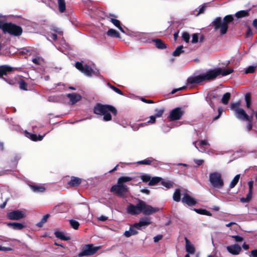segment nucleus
<instances>
[{"label":"nucleus","instance_id":"1","mask_svg":"<svg viewBox=\"0 0 257 257\" xmlns=\"http://www.w3.org/2000/svg\"><path fill=\"white\" fill-rule=\"evenodd\" d=\"M233 71L231 68L222 69L220 68L209 69L199 75L190 76L187 79V82L190 84H200L204 81H210L214 80L217 76L221 75L223 76L231 74Z\"/></svg>","mask_w":257,"mask_h":257},{"label":"nucleus","instance_id":"2","mask_svg":"<svg viewBox=\"0 0 257 257\" xmlns=\"http://www.w3.org/2000/svg\"><path fill=\"white\" fill-rule=\"evenodd\" d=\"M160 208L154 207L146 203V202L138 199L136 205L130 204L127 208V212L133 215H137L143 213L146 215H150L158 212Z\"/></svg>","mask_w":257,"mask_h":257},{"label":"nucleus","instance_id":"3","mask_svg":"<svg viewBox=\"0 0 257 257\" xmlns=\"http://www.w3.org/2000/svg\"><path fill=\"white\" fill-rule=\"evenodd\" d=\"M233 20L232 15L226 16L223 19L220 17L216 18L212 22V25L215 30H219L221 35L226 33L228 28V24Z\"/></svg>","mask_w":257,"mask_h":257},{"label":"nucleus","instance_id":"4","mask_svg":"<svg viewBox=\"0 0 257 257\" xmlns=\"http://www.w3.org/2000/svg\"><path fill=\"white\" fill-rule=\"evenodd\" d=\"M94 112L96 114L103 115V120L109 121L111 119L110 112L116 114V109L112 106L97 104L94 107Z\"/></svg>","mask_w":257,"mask_h":257},{"label":"nucleus","instance_id":"5","mask_svg":"<svg viewBox=\"0 0 257 257\" xmlns=\"http://www.w3.org/2000/svg\"><path fill=\"white\" fill-rule=\"evenodd\" d=\"M132 180L133 178L128 176L119 177L117 180V184L111 187L110 191L115 193L119 196L122 197L128 191L127 187L124 183Z\"/></svg>","mask_w":257,"mask_h":257},{"label":"nucleus","instance_id":"6","mask_svg":"<svg viewBox=\"0 0 257 257\" xmlns=\"http://www.w3.org/2000/svg\"><path fill=\"white\" fill-rule=\"evenodd\" d=\"M0 28H1L5 33H8L11 35L16 36H20L23 32L22 28L11 23H1Z\"/></svg>","mask_w":257,"mask_h":257},{"label":"nucleus","instance_id":"7","mask_svg":"<svg viewBox=\"0 0 257 257\" xmlns=\"http://www.w3.org/2000/svg\"><path fill=\"white\" fill-rule=\"evenodd\" d=\"M209 181L210 185L214 188L221 189L224 185V182L221 174L218 172H214L209 174Z\"/></svg>","mask_w":257,"mask_h":257},{"label":"nucleus","instance_id":"8","mask_svg":"<svg viewBox=\"0 0 257 257\" xmlns=\"http://www.w3.org/2000/svg\"><path fill=\"white\" fill-rule=\"evenodd\" d=\"M76 68L83 73L87 76H91L92 74L97 75L98 71H95L92 69L89 66L85 64L83 65L82 63L76 62L75 64Z\"/></svg>","mask_w":257,"mask_h":257},{"label":"nucleus","instance_id":"9","mask_svg":"<svg viewBox=\"0 0 257 257\" xmlns=\"http://www.w3.org/2000/svg\"><path fill=\"white\" fill-rule=\"evenodd\" d=\"M100 246H94L93 244H89L85 246L83 250L78 254L79 256H88L94 254L100 249Z\"/></svg>","mask_w":257,"mask_h":257},{"label":"nucleus","instance_id":"10","mask_svg":"<svg viewBox=\"0 0 257 257\" xmlns=\"http://www.w3.org/2000/svg\"><path fill=\"white\" fill-rule=\"evenodd\" d=\"M24 211L20 210H13L7 214V217L13 220H19L26 217Z\"/></svg>","mask_w":257,"mask_h":257},{"label":"nucleus","instance_id":"11","mask_svg":"<svg viewBox=\"0 0 257 257\" xmlns=\"http://www.w3.org/2000/svg\"><path fill=\"white\" fill-rule=\"evenodd\" d=\"M220 99V96L214 92H210L208 93L206 97V101L208 102L210 106L214 108L215 105L217 103Z\"/></svg>","mask_w":257,"mask_h":257},{"label":"nucleus","instance_id":"12","mask_svg":"<svg viewBox=\"0 0 257 257\" xmlns=\"http://www.w3.org/2000/svg\"><path fill=\"white\" fill-rule=\"evenodd\" d=\"M184 114V111L180 107L173 109L170 113L169 117L172 120L179 119Z\"/></svg>","mask_w":257,"mask_h":257},{"label":"nucleus","instance_id":"13","mask_svg":"<svg viewBox=\"0 0 257 257\" xmlns=\"http://www.w3.org/2000/svg\"><path fill=\"white\" fill-rule=\"evenodd\" d=\"M236 117L239 119L251 121L252 117H250L242 108H237L235 109Z\"/></svg>","mask_w":257,"mask_h":257},{"label":"nucleus","instance_id":"14","mask_svg":"<svg viewBox=\"0 0 257 257\" xmlns=\"http://www.w3.org/2000/svg\"><path fill=\"white\" fill-rule=\"evenodd\" d=\"M151 223V219L148 217H144L140 219L138 223H135V226L137 227V229H141L142 228H145Z\"/></svg>","mask_w":257,"mask_h":257},{"label":"nucleus","instance_id":"15","mask_svg":"<svg viewBox=\"0 0 257 257\" xmlns=\"http://www.w3.org/2000/svg\"><path fill=\"white\" fill-rule=\"evenodd\" d=\"M226 249L230 253L233 255H238L241 251V248L238 244L227 246Z\"/></svg>","mask_w":257,"mask_h":257},{"label":"nucleus","instance_id":"16","mask_svg":"<svg viewBox=\"0 0 257 257\" xmlns=\"http://www.w3.org/2000/svg\"><path fill=\"white\" fill-rule=\"evenodd\" d=\"M66 96L69 99V103L74 104L81 99V96L77 93H69L66 94Z\"/></svg>","mask_w":257,"mask_h":257},{"label":"nucleus","instance_id":"17","mask_svg":"<svg viewBox=\"0 0 257 257\" xmlns=\"http://www.w3.org/2000/svg\"><path fill=\"white\" fill-rule=\"evenodd\" d=\"M182 201L189 206H192L196 203V200L187 194L184 195L182 199Z\"/></svg>","mask_w":257,"mask_h":257},{"label":"nucleus","instance_id":"18","mask_svg":"<svg viewBox=\"0 0 257 257\" xmlns=\"http://www.w3.org/2000/svg\"><path fill=\"white\" fill-rule=\"evenodd\" d=\"M6 224L13 229L17 230H22L26 227L25 225L20 222H9L6 223Z\"/></svg>","mask_w":257,"mask_h":257},{"label":"nucleus","instance_id":"19","mask_svg":"<svg viewBox=\"0 0 257 257\" xmlns=\"http://www.w3.org/2000/svg\"><path fill=\"white\" fill-rule=\"evenodd\" d=\"M51 34H48V39H51L53 40H56L57 39V35H62V31L59 28H54L51 30Z\"/></svg>","mask_w":257,"mask_h":257},{"label":"nucleus","instance_id":"20","mask_svg":"<svg viewBox=\"0 0 257 257\" xmlns=\"http://www.w3.org/2000/svg\"><path fill=\"white\" fill-rule=\"evenodd\" d=\"M137 229V227L135 226V224L133 225L130 226L129 230L125 231L124 233V235L126 237H129L132 235L137 234L138 233Z\"/></svg>","mask_w":257,"mask_h":257},{"label":"nucleus","instance_id":"21","mask_svg":"<svg viewBox=\"0 0 257 257\" xmlns=\"http://www.w3.org/2000/svg\"><path fill=\"white\" fill-rule=\"evenodd\" d=\"M82 180L80 178L74 176L71 177L70 181L68 182V184L71 187L77 186L81 184Z\"/></svg>","mask_w":257,"mask_h":257},{"label":"nucleus","instance_id":"22","mask_svg":"<svg viewBox=\"0 0 257 257\" xmlns=\"http://www.w3.org/2000/svg\"><path fill=\"white\" fill-rule=\"evenodd\" d=\"M186 249L187 252L190 254H193L195 252V248L194 246L190 243V241L185 238Z\"/></svg>","mask_w":257,"mask_h":257},{"label":"nucleus","instance_id":"23","mask_svg":"<svg viewBox=\"0 0 257 257\" xmlns=\"http://www.w3.org/2000/svg\"><path fill=\"white\" fill-rule=\"evenodd\" d=\"M25 134H26V136L27 138L30 139L31 140L34 141H41L44 136H44H40L39 135V136H37L36 135L29 133L28 132H26Z\"/></svg>","mask_w":257,"mask_h":257},{"label":"nucleus","instance_id":"24","mask_svg":"<svg viewBox=\"0 0 257 257\" xmlns=\"http://www.w3.org/2000/svg\"><path fill=\"white\" fill-rule=\"evenodd\" d=\"M13 70V68L4 65L0 67V77L4 75H6L7 72H11Z\"/></svg>","mask_w":257,"mask_h":257},{"label":"nucleus","instance_id":"25","mask_svg":"<svg viewBox=\"0 0 257 257\" xmlns=\"http://www.w3.org/2000/svg\"><path fill=\"white\" fill-rule=\"evenodd\" d=\"M54 234L56 237L64 240H68L70 239V237L69 236L66 235L62 231H56L54 232Z\"/></svg>","mask_w":257,"mask_h":257},{"label":"nucleus","instance_id":"26","mask_svg":"<svg viewBox=\"0 0 257 257\" xmlns=\"http://www.w3.org/2000/svg\"><path fill=\"white\" fill-rule=\"evenodd\" d=\"M110 21L119 30L123 33H125L124 30L120 25V22L119 20L114 18H110Z\"/></svg>","mask_w":257,"mask_h":257},{"label":"nucleus","instance_id":"27","mask_svg":"<svg viewBox=\"0 0 257 257\" xmlns=\"http://www.w3.org/2000/svg\"><path fill=\"white\" fill-rule=\"evenodd\" d=\"M200 149H199L196 145H195V147L199 150V151L201 152H205V146H209V144L207 141V140H202L199 143Z\"/></svg>","mask_w":257,"mask_h":257},{"label":"nucleus","instance_id":"28","mask_svg":"<svg viewBox=\"0 0 257 257\" xmlns=\"http://www.w3.org/2000/svg\"><path fill=\"white\" fill-rule=\"evenodd\" d=\"M30 188L34 192H43L45 191V189L42 186L39 185H30Z\"/></svg>","mask_w":257,"mask_h":257},{"label":"nucleus","instance_id":"29","mask_svg":"<svg viewBox=\"0 0 257 257\" xmlns=\"http://www.w3.org/2000/svg\"><path fill=\"white\" fill-rule=\"evenodd\" d=\"M107 35L111 37L120 38L119 34L116 30L112 29L108 30Z\"/></svg>","mask_w":257,"mask_h":257},{"label":"nucleus","instance_id":"30","mask_svg":"<svg viewBox=\"0 0 257 257\" xmlns=\"http://www.w3.org/2000/svg\"><path fill=\"white\" fill-rule=\"evenodd\" d=\"M58 4L59 11L63 13L66 10V4L65 0H58Z\"/></svg>","mask_w":257,"mask_h":257},{"label":"nucleus","instance_id":"31","mask_svg":"<svg viewBox=\"0 0 257 257\" xmlns=\"http://www.w3.org/2000/svg\"><path fill=\"white\" fill-rule=\"evenodd\" d=\"M173 200L176 202H179L181 200L180 190L176 189L173 196Z\"/></svg>","mask_w":257,"mask_h":257},{"label":"nucleus","instance_id":"32","mask_svg":"<svg viewBox=\"0 0 257 257\" xmlns=\"http://www.w3.org/2000/svg\"><path fill=\"white\" fill-rule=\"evenodd\" d=\"M240 178V175L238 174L236 175L234 178L233 179V180L231 181L229 187L230 188H233L235 187V186L236 185V184L238 183V180Z\"/></svg>","mask_w":257,"mask_h":257},{"label":"nucleus","instance_id":"33","mask_svg":"<svg viewBox=\"0 0 257 257\" xmlns=\"http://www.w3.org/2000/svg\"><path fill=\"white\" fill-rule=\"evenodd\" d=\"M162 180V178L159 177H155L151 178L150 181L149 182V185H155Z\"/></svg>","mask_w":257,"mask_h":257},{"label":"nucleus","instance_id":"34","mask_svg":"<svg viewBox=\"0 0 257 257\" xmlns=\"http://www.w3.org/2000/svg\"><path fill=\"white\" fill-rule=\"evenodd\" d=\"M230 98V94L229 92L225 93L221 99V101L224 104H227Z\"/></svg>","mask_w":257,"mask_h":257},{"label":"nucleus","instance_id":"35","mask_svg":"<svg viewBox=\"0 0 257 257\" xmlns=\"http://www.w3.org/2000/svg\"><path fill=\"white\" fill-rule=\"evenodd\" d=\"M161 181V184L165 187L166 188H171L173 187V182L169 180H162Z\"/></svg>","mask_w":257,"mask_h":257},{"label":"nucleus","instance_id":"36","mask_svg":"<svg viewBox=\"0 0 257 257\" xmlns=\"http://www.w3.org/2000/svg\"><path fill=\"white\" fill-rule=\"evenodd\" d=\"M156 47L159 49H164L166 48L165 44L160 40L156 39L154 40Z\"/></svg>","mask_w":257,"mask_h":257},{"label":"nucleus","instance_id":"37","mask_svg":"<svg viewBox=\"0 0 257 257\" xmlns=\"http://www.w3.org/2000/svg\"><path fill=\"white\" fill-rule=\"evenodd\" d=\"M183 47L182 46H178L176 50L174 51V52L173 53V55L174 56H179L181 53L184 52L183 51Z\"/></svg>","mask_w":257,"mask_h":257},{"label":"nucleus","instance_id":"38","mask_svg":"<svg viewBox=\"0 0 257 257\" xmlns=\"http://www.w3.org/2000/svg\"><path fill=\"white\" fill-rule=\"evenodd\" d=\"M248 15L247 11H240L235 14V17L237 18H241Z\"/></svg>","mask_w":257,"mask_h":257},{"label":"nucleus","instance_id":"39","mask_svg":"<svg viewBox=\"0 0 257 257\" xmlns=\"http://www.w3.org/2000/svg\"><path fill=\"white\" fill-rule=\"evenodd\" d=\"M154 160L152 158L146 159L144 160L140 161L137 162L139 164L142 165H150L152 161Z\"/></svg>","mask_w":257,"mask_h":257},{"label":"nucleus","instance_id":"40","mask_svg":"<svg viewBox=\"0 0 257 257\" xmlns=\"http://www.w3.org/2000/svg\"><path fill=\"white\" fill-rule=\"evenodd\" d=\"M245 100L246 104V107L248 108H249L251 105V97L249 93H247L245 95Z\"/></svg>","mask_w":257,"mask_h":257},{"label":"nucleus","instance_id":"41","mask_svg":"<svg viewBox=\"0 0 257 257\" xmlns=\"http://www.w3.org/2000/svg\"><path fill=\"white\" fill-rule=\"evenodd\" d=\"M49 214H46L45 215H44L43 217L41 220L37 224V225L39 227H42L43 226V224L47 221V220L49 217Z\"/></svg>","mask_w":257,"mask_h":257},{"label":"nucleus","instance_id":"42","mask_svg":"<svg viewBox=\"0 0 257 257\" xmlns=\"http://www.w3.org/2000/svg\"><path fill=\"white\" fill-rule=\"evenodd\" d=\"M195 211L201 214L205 215L207 216H211L212 214L208 211L205 209H196Z\"/></svg>","mask_w":257,"mask_h":257},{"label":"nucleus","instance_id":"43","mask_svg":"<svg viewBox=\"0 0 257 257\" xmlns=\"http://www.w3.org/2000/svg\"><path fill=\"white\" fill-rule=\"evenodd\" d=\"M183 40L186 43H189L190 40V35L187 32H184L182 34Z\"/></svg>","mask_w":257,"mask_h":257},{"label":"nucleus","instance_id":"44","mask_svg":"<svg viewBox=\"0 0 257 257\" xmlns=\"http://www.w3.org/2000/svg\"><path fill=\"white\" fill-rule=\"evenodd\" d=\"M151 178V177L149 174H143L141 176V179L144 182H150Z\"/></svg>","mask_w":257,"mask_h":257},{"label":"nucleus","instance_id":"45","mask_svg":"<svg viewBox=\"0 0 257 257\" xmlns=\"http://www.w3.org/2000/svg\"><path fill=\"white\" fill-rule=\"evenodd\" d=\"M70 224L71 226L74 229H77L79 226V222L75 220H70Z\"/></svg>","mask_w":257,"mask_h":257},{"label":"nucleus","instance_id":"46","mask_svg":"<svg viewBox=\"0 0 257 257\" xmlns=\"http://www.w3.org/2000/svg\"><path fill=\"white\" fill-rule=\"evenodd\" d=\"M107 85L110 88H111L113 91H114L115 92H116L117 93L119 94H120V95H123V93L122 92H121V91L118 89L117 88H116V87L111 85L109 83H108L107 84Z\"/></svg>","mask_w":257,"mask_h":257},{"label":"nucleus","instance_id":"47","mask_svg":"<svg viewBox=\"0 0 257 257\" xmlns=\"http://www.w3.org/2000/svg\"><path fill=\"white\" fill-rule=\"evenodd\" d=\"M198 36L197 34H194L192 35V39L191 42L193 44H195L198 42Z\"/></svg>","mask_w":257,"mask_h":257},{"label":"nucleus","instance_id":"48","mask_svg":"<svg viewBox=\"0 0 257 257\" xmlns=\"http://www.w3.org/2000/svg\"><path fill=\"white\" fill-rule=\"evenodd\" d=\"M155 111H156L155 116L156 117H160L162 115V114L164 112V109H156Z\"/></svg>","mask_w":257,"mask_h":257},{"label":"nucleus","instance_id":"49","mask_svg":"<svg viewBox=\"0 0 257 257\" xmlns=\"http://www.w3.org/2000/svg\"><path fill=\"white\" fill-rule=\"evenodd\" d=\"M255 70V67L250 66L248 67L245 70L246 73H253Z\"/></svg>","mask_w":257,"mask_h":257},{"label":"nucleus","instance_id":"50","mask_svg":"<svg viewBox=\"0 0 257 257\" xmlns=\"http://www.w3.org/2000/svg\"><path fill=\"white\" fill-rule=\"evenodd\" d=\"M232 237L234 239L236 242H241L243 241V238L240 236L233 235Z\"/></svg>","mask_w":257,"mask_h":257},{"label":"nucleus","instance_id":"51","mask_svg":"<svg viewBox=\"0 0 257 257\" xmlns=\"http://www.w3.org/2000/svg\"><path fill=\"white\" fill-rule=\"evenodd\" d=\"M41 61V59L40 57H36L32 59V61L35 64H40Z\"/></svg>","mask_w":257,"mask_h":257},{"label":"nucleus","instance_id":"52","mask_svg":"<svg viewBox=\"0 0 257 257\" xmlns=\"http://www.w3.org/2000/svg\"><path fill=\"white\" fill-rule=\"evenodd\" d=\"M205 8H206V6L205 5H203L202 6V7L199 9V10L198 11L197 16H198L199 15L203 13L205 10Z\"/></svg>","mask_w":257,"mask_h":257},{"label":"nucleus","instance_id":"53","mask_svg":"<svg viewBox=\"0 0 257 257\" xmlns=\"http://www.w3.org/2000/svg\"><path fill=\"white\" fill-rule=\"evenodd\" d=\"M249 256V257H257V249L252 250Z\"/></svg>","mask_w":257,"mask_h":257},{"label":"nucleus","instance_id":"54","mask_svg":"<svg viewBox=\"0 0 257 257\" xmlns=\"http://www.w3.org/2000/svg\"><path fill=\"white\" fill-rule=\"evenodd\" d=\"M240 105L239 102H236L231 104V107L232 109H234L235 110L237 108H238V106Z\"/></svg>","mask_w":257,"mask_h":257},{"label":"nucleus","instance_id":"55","mask_svg":"<svg viewBox=\"0 0 257 257\" xmlns=\"http://www.w3.org/2000/svg\"><path fill=\"white\" fill-rule=\"evenodd\" d=\"M162 238V235H158L154 237V241L155 242H157Z\"/></svg>","mask_w":257,"mask_h":257},{"label":"nucleus","instance_id":"56","mask_svg":"<svg viewBox=\"0 0 257 257\" xmlns=\"http://www.w3.org/2000/svg\"><path fill=\"white\" fill-rule=\"evenodd\" d=\"M194 162L196 164H197V165L198 166H200V165H202L204 163V160H203L195 159V160H194Z\"/></svg>","mask_w":257,"mask_h":257},{"label":"nucleus","instance_id":"57","mask_svg":"<svg viewBox=\"0 0 257 257\" xmlns=\"http://www.w3.org/2000/svg\"><path fill=\"white\" fill-rule=\"evenodd\" d=\"M26 83L24 81L20 82V87L22 89L27 90V88L25 87Z\"/></svg>","mask_w":257,"mask_h":257},{"label":"nucleus","instance_id":"58","mask_svg":"<svg viewBox=\"0 0 257 257\" xmlns=\"http://www.w3.org/2000/svg\"><path fill=\"white\" fill-rule=\"evenodd\" d=\"M253 181L250 180L248 182V185L249 187V190L252 191L253 190Z\"/></svg>","mask_w":257,"mask_h":257},{"label":"nucleus","instance_id":"59","mask_svg":"<svg viewBox=\"0 0 257 257\" xmlns=\"http://www.w3.org/2000/svg\"><path fill=\"white\" fill-rule=\"evenodd\" d=\"M156 121V116H150V120L147 122L148 123H153Z\"/></svg>","mask_w":257,"mask_h":257},{"label":"nucleus","instance_id":"60","mask_svg":"<svg viewBox=\"0 0 257 257\" xmlns=\"http://www.w3.org/2000/svg\"><path fill=\"white\" fill-rule=\"evenodd\" d=\"M252 194V191L249 190L248 193L247 194L246 197L249 200V201H250L251 200Z\"/></svg>","mask_w":257,"mask_h":257},{"label":"nucleus","instance_id":"61","mask_svg":"<svg viewBox=\"0 0 257 257\" xmlns=\"http://www.w3.org/2000/svg\"><path fill=\"white\" fill-rule=\"evenodd\" d=\"M108 217L107 216L101 215L98 218V220L101 221H104L107 219Z\"/></svg>","mask_w":257,"mask_h":257},{"label":"nucleus","instance_id":"62","mask_svg":"<svg viewBox=\"0 0 257 257\" xmlns=\"http://www.w3.org/2000/svg\"><path fill=\"white\" fill-rule=\"evenodd\" d=\"M252 125L251 123V121H250L249 123H248L246 126V128L247 130V131H250L251 129H252Z\"/></svg>","mask_w":257,"mask_h":257},{"label":"nucleus","instance_id":"63","mask_svg":"<svg viewBox=\"0 0 257 257\" xmlns=\"http://www.w3.org/2000/svg\"><path fill=\"white\" fill-rule=\"evenodd\" d=\"M240 201L242 203H246L249 202V200L246 197V198H241L240 199Z\"/></svg>","mask_w":257,"mask_h":257},{"label":"nucleus","instance_id":"64","mask_svg":"<svg viewBox=\"0 0 257 257\" xmlns=\"http://www.w3.org/2000/svg\"><path fill=\"white\" fill-rule=\"evenodd\" d=\"M252 25L254 28L257 29V19H255L254 20H253Z\"/></svg>","mask_w":257,"mask_h":257}]
</instances>
